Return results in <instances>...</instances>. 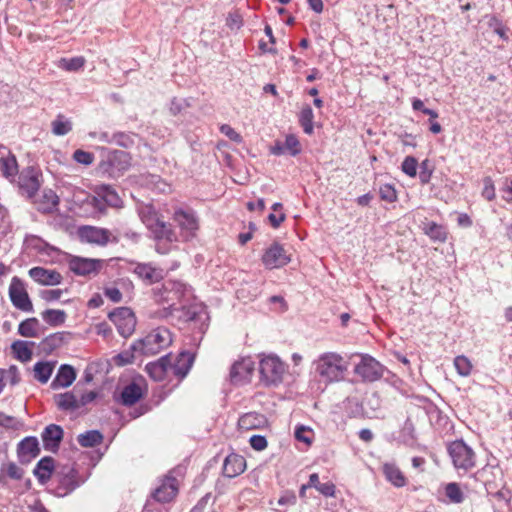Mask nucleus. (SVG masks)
I'll return each instance as SVG.
<instances>
[{
  "label": "nucleus",
  "instance_id": "5",
  "mask_svg": "<svg viewBox=\"0 0 512 512\" xmlns=\"http://www.w3.org/2000/svg\"><path fill=\"white\" fill-rule=\"evenodd\" d=\"M447 450L456 469L468 471L475 466V453L463 440L451 442Z\"/></svg>",
  "mask_w": 512,
  "mask_h": 512
},
{
  "label": "nucleus",
  "instance_id": "12",
  "mask_svg": "<svg viewBox=\"0 0 512 512\" xmlns=\"http://www.w3.org/2000/svg\"><path fill=\"white\" fill-rule=\"evenodd\" d=\"M18 187L22 195L32 198L40 188L38 173L33 167L24 169L18 176Z\"/></svg>",
  "mask_w": 512,
  "mask_h": 512
},
{
  "label": "nucleus",
  "instance_id": "49",
  "mask_svg": "<svg viewBox=\"0 0 512 512\" xmlns=\"http://www.w3.org/2000/svg\"><path fill=\"white\" fill-rule=\"evenodd\" d=\"M379 195L383 201H386L389 203H392V202L396 201V199H397L396 190H395L394 186H392L390 184H384V185L380 186Z\"/></svg>",
  "mask_w": 512,
  "mask_h": 512
},
{
  "label": "nucleus",
  "instance_id": "18",
  "mask_svg": "<svg viewBox=\"0 0 512 512\" xmlns=\"http://www.w3.org/2000/svg\"><path fill=\"white\" fill-rule=\"evenodd\" d=\"M253 372V362L251 359H242L235 362L230 370V379L235 384L248 382Z\"/></svg>",
  "mask_w": 512,
  "mask_h": 512
},
{
  "label": "nucleus",
  "instance_id": "62",
  "mask_svg": "<svg viewBox=\"0 0 512 512\" xmlns=\"http://www.w3.org/2000/svg\"><path fill=\"white\" fill-rule=\"evenodd\" d=\"M227 26L231 29H239L242 26V18L238 13H230L227 17Z\"/></svg>",
  "mask_w": 512,
  "mask_h": 512
},
{
  "label": "nucleus",
  "instance_id": "64",
  "mask_svg": "<svg viewBox=\"0 0 512 512\" xmlns=\"http://www.w3.org/2000/svg\"><path fill=\"white\" fill-rule=\"evenodd\" d=\"M0 426L4 428L16 427V419L0 411Z\"/></svg>",
  "mask_w": 512,
  "mask_h": 512
},
{
  "label": "nucleus",
  "instance_id": "34",
  "mask_svg": "<svg viewBox=\"0 0 512 512\" xmlns=\"http://www.w3.org/2000/svg\"><path fill=\"white\" fill-rule=\"evenodd\" d=\"M424 232L434 241L445 242L447 239V232L445 227L435 222L426 223Z\"/></svg>",
  "mask_w": 512,
  "mask_h": 512
},
{
  "label": "nucleus",
  "instance_id": "33",
  "mask_svg": "<svg viewBox=\"0 0 512 512\" xmlns=\"http://www.w3.org/2000/svg\"><path fill=\"white\" fill-rule=\"evenodd\" d=\"M40 323L37 318H28L18 326V333L23 337H37L39 335Z\"/></svg>",
  "mask_w": 512,
  "mask_h": 512
},
{
  "label": "nucleus",
  "instance_id": "25",
  "mask_svg": "<svg viewBox=\"0 0 512 512\" xmlns=\"http://www.w3.org/2000/svg\"><path fill=\"white\" fill-rule=\"evenodd\" d=\"M75 379V369L70 365L63 364L59 367L58 372L51 383V387L54 390L59 388H66L69 387Z\"/></svg>",
  "mask_w": 512,
  "mask_h": 512
},
{
  "label": "nucleus",
  "instance_id": "54",
  "mask_svg": "<svg viewBox=\"0 0 512 512\" xmlns=\"http://www.w3.org/2000/svg\"><path fill=\"white\" fill-rule=\"evenodd\" d=\"M220 131L222 134H224L225 136H227L230 140L236 142V143H240L242 141V137L239 133H237L230 125L228 124H223L221 127H220Z\"/></svg>",
  "mask_w": 512,
  "mask_h": 512
},
{
  "label": "nucleus",
  "instance_id": "19",
  "mask_svg": "<svg viewBox=\"0 0 512 512\" xmlns=\"http://www.w3.org/2000/svg\"><path fill=\"white\" fill-rule=\"evenodd\" d=\"M40 453L39 442L36 437L30 436L21 440L17 447L18 458L22 463L29 462Z\"/></svg>",
  "mask_w": 512,
  "mask_h": 512
},
{
  "label": "nucleus",
  "instance_id": "43",
  "mask_svg": "<svg viewBox=\"0 0 512 512\" xmlns=\"http://www.w3.org/2000/svg\"><path fill=\"white\" fill-rule=\"evenodd\" d=\"M454 366H455L457 373L460 376L467 377L471 374L472 363L464 355H459L454 359Z\"/></svg>",
  "mask_w": 512,
  "mask_h": 512
},
{
  "label": "nucleus",
  "instance_id": "16",
  "mask_svg": "<svg viewBox=\"0 0 512 512\" xmlns=\"http://www.w3.org/2000/svg\"><path fill=\"white\" fill-rule=\"evenodd\" d=\"M134 273L147 285L160 282L164 278V270L150 263H138Z\"/></svg>",
  "mask_w": 512,
  "mask_h": 512
},
{
  "label": "nucleus",
  "instance_id": "61",
  "mask_svg": "<svg viewBox=\"0 0 512 512\" xmlns=\"http://www.w3.org/2000/svg\"><path fill=\"white\" fill-rule=\"evenodd\" d=\"M415 428L411 420L407 419L402 428V435L405 440H414L415 439Z\"/></svg>",
  "mask_w": 512,
  "mask_h": 512
},
{
  "label": "nucleus",
  "instance_id": "63",
  "mask_svg": "<svg viewBox=\"0 0 512 512\" xmlns=\"http://www.w3.org/2000/svg\"><path fill=\"white\" fill-rule=\"evenodd\" d=\"M97 397V393L95 391H89L86 393H82L80 397H78L79 408L86 406L87 404L94 401Z\"/></svg>",
  "mask_w": 512,
  "mask_h": 512
},
{
  "label": "nucleus",
  "instance_id": "6",
  "mask_svg": "<svg viewBox=\"0 0 512 512\" xmlns=\"http://www.w3.org/2000/svg\"><path fill=\"white\" fill-rule=\"evenodd\" d=\"M109 319L115 324L121 336L128 338L136 327V317L128 307H119L108 314Z\"/></svg>",
  "mask_w": 512,
  "mask_h": 512
},
{
  "label": "nucleus",
  "instance_id": "38",
  "mask_svg": "<svg viewBox=\"0 0 512 512\" xmlns=\"http://www.w3.org/2000/svg\"><path fill=\"white\" fill-rule=\"evenodd\" d=\"M77 440L82 447H95L96 445L102 442L103 436L97 430H90L83 434H80Z\"/></svg>",
  "mask_w": 512,
  "mask_h": 512
},
{
  "label": "nucleus",
  "instance_id": "47",
  "mask_svg": "<svg viewBox=\"0 0 512 512\" xmlns=\"http://www.w3.org/2000/svg\"><path fill=\"white\" fill-rule=\"evenodd\" d=\"M140 217L142 222L150 231L153 229L155 224L161 221L157 218V215L150 207L141 210Z\"/></svg>",
  "mask_w": 512,
  "mask_h": 512
},
{
  "label": "nucleus",
  "instance_id": "8",
  "mask_svg": "<svg viewBox=\"0 0 512 512\" xmlns=\"http://www.w3.org/2000/svg\"><path fill=\"white\" fill-rule=\"evenodd\" d=\"M354 372L363 381L374 382L383 376L384 367L373 357L365 355L360 363L355 366Z\"/></svg>",
  "mask_w": 512,
  "mask_h": 512
},
{
  "label": "nucleus",
  "instance_id": "14",
  "mask_svg": "<svg viewBox=\"0 0 512 512\" xmlns=\"http://www.w3.org/2000/svg\"><path fill=\"white\" fill-rule=\"evenodd\" d=\"M101 267V261L90 258L73 257L69 261V268L72 272L80 276H89L97 274Z\"/></svg>",
  "mask_w": 512,
  "mask_h": 512
},
{
  "label": "nucleus",
  "instance_id": "1",
  "mask_svg": "<svg viewBox=\"0 0 512 512\" xmlns=\"http://www.w3.org/2000/svg\"><path fill=\"white\" fill-rule=\"evenodd\" d=\"M172 343V336L170 331L165 327H157L148 333L144 338L134 342L130 351H125L118 355L122 364H129L134 361L135 354L145 356H153L158 354L164 348H167Z\"/></svg>",
  "mask_w": 512,
  "mask_h": 512
},
{
  "label": "nucleus",
  "instance_id": "57",
  "mask_svg": "<svg viewBox=\"0 0 512 512\" xmlns=\"http://www.w3.org/2000/svg\"><path fill=\"white\" fill-rule=\"evenodd\" d=\"M316 490L325 497L335 496L336 486L332 482L320 483Z\"/></svg>",
  "mask_w": 512,
  "mask_h": 512
},
{
  "label": "nucleus",
  "instance_id": "17",
  "mask_svg": "<svg viewBox=\"0 0 512 512\" xmlns=\"http://www.w3.org/2000/svg\"><path fill=\"white\" fill-rule=\"evenodd\" d=\"M64 431L61 426L56 424L48 425L42 432V441L44 448L48 451L55 452L63 439Z\"/></svg>",
  "mask_w": 512,
  "mask_h": 512
},
{
  "label": "nucleus",
  "instance_id": "2",
  "mask_svg": "<svg viewBox=\"0 0 512 512\" xmlns=\"http://www.w3.org/2000/svg\"><path fill=\"white\" fill-rule=\"evenodd\" d=\"M346 369L343 358L333 352L322 354L316 361V372L326 382L342 380Z\"/></svg>",
  "mask_w": 512,
  "mask_h": 512
},
{
  "label": "nucleus",
  "instance_id": "30",
  "mask_svg": "<svg viewBox=\"0 0 512 512\" xmlns=\"http://www.w3.org/2000/svg\"><path fill=\"white\" fill-rule=\"evenodd\" d=\"M69 332H56L45 337L42 342V348L44 351L52 352L55 349L61 347L70 338Z\"/></svg>",
  "mask_w": 512,
  "mask_h": 512
},
{
  "label": "nucleus",
  "instance_id": "41",
  "mask_svg": "<svg viewBox=\"0 0 512 512\" xmlns=\"http://www.w3.org/2000/svg\"><path fill=\"white\" fill-rule=\"evenodd\" d=\"M445 495L449 502L460 504L464 501L465 496L458 483L451 482L445 486Z\"/></svg>",
  "mask_w": 512,
  "mask_h": 512
},
{
  "label": "nucleus",
  "instance_id": "58",
  "mask_svg": "<svg viewBox=\"0 0 512 512\" xmlns=\"http://www.w3.org/2000/svg\"><path fill=\"white\" fill-rule=\"evenodd\" d=\"M482 195L489 201L495 198V188L492 180L489 177L484 179V188L482 191Z\"/></svg>",
  "mask_w": 512,
  "mask_h": 512
},
{
  "label": "nucleus",
  "instance_id": "50",
  "mask_svg": "<svg viewBox=\"0 0 512 512\" xmlns=\"http://www.w3.org/2000/svg\"><path fill=\"white\" fill-rule=\"evenodd\" d=\"M284 148L293 156L301 151L300 143L295 135H287Z\"/></svg>",
  "mask_w": 512,
  "mask_h": 512
},
{
  "label": "nucleus",
  "instance_id": "21",
  "mask_svg": "<svg viewBox=\"0 0 512 512\" xmlns=\"http://www.w3.org/2000/svg\"><path fill=\"white\" fill-rule=\"evenodd\" d=\"M0 169L3 176L11 180H14L18 173L16 157L5 147L0 148Z\"/></svg>",
  "mask_w": 512,
  "mask_h": 512
},
{
  "label": "nucleus",
  "instance_id": "40",
  "mask_svg": "<svg viewBox=\"0 0 512 512\" xmlns=\"http://www.w3.org/2000/svg\"><path fill=\"white\" fill-rule=\"evenodd\" d=\"M98 195L111 207H120L122 204L121 198L110 186H102L98 192Z\"/></svg>",
  "mask_w": 512,
  "mask_h": 512
},
{
  "label": "nucleus",
  "instance_id": "11",
  "mask_svg": "<svg viewBox=\"0 0 512 512\" xmlns=\"http://www.w3.org/2000/svg\"><path fill=\"white\" fill-rule=\"evenodd\" d=\"M176 470H171L162 480L153 493V498L161 503L171 501L178 493V480L174 476Z\"/></svg>",
  "mask_w": 512,
  "mask_h": 512
},
{
  "label": "nucleus",
  "instance_id": "31",
  "mask_svg": "<svg viewBox=\"0 0 512 512\" xmlns=\"http://www.w3.org/2000/svg\"><path fill=\"white\" fill-rule=\"evenodd\" d=\"M151 232L158 241L165 240L168 243H172L177 240L176 233L172 229V226L164 221L155 224Z\"/></svg>",
  "mask_w": 512,
  "mask_h": 512
},
{
  "label": "nucleus",
  "instance_id": "23",
  "mask_svg": "<svg viewBox=\"0 0 512 512\" xmlns=\"http://www.w3.org/2000/svg\"><path fill=\"white\" fill-rule=\"evenodd\" d=\"M145 369L155 381L164 380L167 372L170 371V354L159 358L157 361L148 363Z\"/></svg>",
  "mask_w": 512,
  "mask_h": 512
},
{
  "label": "nucleus",
  "instance_id": "51",
  "mask_svg": "<svg viewBox=\"0 0 512 512\" xmlns=\"http://www.w3.org/2000/svg\"><path fill=\"white\" fill-rule=\"evenodd\" d=\"M78 486L77 482L73 479V477L66 476L61 480V485L59 490L58 496H66L67 493L72 492L76 487Z\"/></svg>",
  "mask_w": 512,
  "mask_h": 512
},
{
  "label": "nucleus",
  "instance_id": "9",
  "mask_svg": "<svg viewBox=\"0 0 512 512\" xmlns=\"http://www.w3.org/2000/svg\"><path fill=\"white\" fill-rule=\"evenodd\" d=\"M173 220L180 227L182 235L190 239L196 235L199 229V220L191 209H177L173 214Z\"/></svg>",
  "mask_w": 512,
  "mask_h": 512
},
{
  "label": "nucleus",
  "instance_id": "28",
  "mask_svg": "<svg viewBox=\"0 0 512 512\" xmlns=\"http://www.w3.org/2000/svg\"><path fill=\"white\" fill-rule=\"evenodd\" d=\"M57 407L63 411H75L79 409L78 395L74 391L54 395Z\"/></svg>",
  "mask_w": 512,
  "mask_h": 512
},
{
  "label": "nucleus",
  "instance_id": "60",
  "mask_svg": "<svg viewBox=\"0 0 512 512\" xmlns=\"http://www.w3.org/2000/svg\"><path fill=\"white\" fill-rule=\"evenodd\" d=\"M308 434H311V430L304 426H300L295 430V438L307 444L311 443V439L307 436Z\"/></svg>",
  "mask_w": 512,
  "mask_h": 512
},
{
  "label": "nucleus",
  "instance_id": "4",
  "mask_svg": "<svg viewBox=\"0 0 512 512\" xmlns=\"http://www.w3.org/2000/svg\"><path fill=\"white\" fill-rule=\"evenodd\" d=\"M259 372L264 385H277L282 382L285 364L277 356H265L259 362Z\"/></svg>",
  "mask_w": 512,
  "mask_h": 512
},
{
  "label": "nucleus",
  "instance_id": "59",
  "mask_svg": "<svg viewBox=\"0 0 512 512\" xmlns=\"http://www.w3.org/2000/svg\"><path fill=\"white\" fill-rule=\"evenodd\" d=\"M104 295L114 303H118L122 300V293L116 287H106L104 289Z\"/></svg>",
  "mask_w": 512,
  "mask_h": 512
},
{
  "label": "nucleus",
  "instance_id": "26",
  "mask_svg": "<svg viewBox=\"0 0 512 512\" xmlns=\"http://www.w3.org/2000/svg\"><path fill=\"white\" fill-rule=\"evenodd\" d=\"M267 418L257 412H249L242 415L238 420V426L243 430H253L265 427Z\"/></svg>",
  "mask_w": 512,
  "mask_h": 512
},
{
  "label": "nucleus",
  "instance_id": "52",
  "mask_svg": "<svg viewBox=\"0 0 512 512\" xmlns=\"http://www.w3.org/2000/svg\"><path fill=\"white\" fill-rule=\"evenodd\" d=\"M73 159L80 164L90 165L94 160V155L90 152L78 149L73 153Z\"/></svg>",
  "mask_w": 512,
  "mask_h": 512
},
{
  "label": "nucleus",
  "instance_id": "56",
  "mask_svg": "<svg viewBox=\"0 0 512 512\" xmlns=\"http://www.w3.org/2000/svg\"><path fill=\"white\" fill-rule=\"evenodd\" d=\"M249 443H250L251 447L256 451L264 450L268 444L266 438L261 435H253L250 438Z\"/></svg>",
  "mask_w": 512,
  "mask_h": 512
},
{
  "label": "nucleus",
  "instance_id": "53",
  "mask_svg": "<svg viewBox=\"0 0 512 512\" xmlns=\"http://www.w3.org/2000/svg\"><path fill=\"white\" fill-rule=\"evenodd\" d=\"M62 294L63 290L61 289L42 290L40 292V297L46 302H52L60 299Z\"/></svg>",
  "mask_w": 512,
  "mask_h": 512
},
{
  "label": "nucleus",
  "instance_id": "29",
  "mask_svg": "<svg viewBox=\"0 0 512 512\" xmlns=\"http://www.w3.org/2000/svg\"><path fill=\"white\" fill-rule=\"evenodd\" d=\"M143 396L142 388L139 384L132 382L125 386L121 392V403L125 406H132Z\"/></svg>",
  "mask_w": 512,
  "mask_h": 512
},
{
  "label": "nucleus",
  "instance_id": "15",
  "mask_svg": "<svg viewBox=\"0 0 512 512\" xmlns=\"http://www.w3.org/2000/svg\"><path fill=\"white\" fill-rule=\"evenodd\" d=\"M28 274L35 282L44 286L59 285L63 280L62 275L56 270L40 266L31 268Z\"/></svg>",
  "mask_w": 512,
  "mask_h": 512
},
{
  "label": "nucleus",
  "instance_id": "7",
  "mask_svg": "<svg viewBox=\"0 0 512 512\" xmlns=\"http://www.w3.org/2000/svg\"><path fill=\"white\" fill-rule=\"evenodd\" d=\"M9 297L12 304L24 312H33V305L27 293L24 282L13 277L9 286Z\"/></svg>",
  "mask_w": 512,
  "mask_h": 512
},
{
  "label": "nucleus",
  "instance_id": "13",
  "mask_svg": "<svg viewBox=\"0 0 512 512\" xmlns=\"http://www.w3.org/2000/svg\"><path fill=\"white\" fill-rule=\"evenodd\" d=\"M35 208L41 213H52L57 209L59 197L52 189L37 191L31 198Z\"/></svg>",
  "mask_w": 512,
  "mask_h": 512
},
{
  "label": "nucleus",
  "instance_id": "42",
  "mask_svg": "<svg viewBox=\"0 0 512 512\" xmlns=\"http://www.w3.org/2000/svg\"><path fill=\"white\" fill-rule=\"evenodd\" d=\"M112 142L114 145L128 149L134 146L135 135L126 132H115L113 133Z\"/></svg>",
  "mask_w": 512,
  "mask_h": 512
},
{
  "label": "nucleus",
  "instance_id": "27",
  "mask_svg": "<svg viewBox=\"0 0 512 512\" xmlns=\"http://www.w3.org/2000/svg\"><path fill=\"white\" fill-rule=\"evenodd\" d=\"M54 471V459L46 456L38 461L33 473L41 484H45L50 480Z\"/></svg>",
  "mask_w": 512,
  "mask_h": 512
},
{
  "label": "nucleus",
  "instance_id": "45",
  "mask_svg": "<svg viewBox=\"0 0 512 512\" xmlns=\"http://www.w3.org/2000/svg\"><path fill=\"white\" fill-rule=\"evenodd\" d=\"M1 474L4 472L7 474V476L14 480H20L23 477L24 471L22 468H20L16 463L9 462L7 464H3L1 469ZM0 481H2V475H0Z\"/></svg>",
  "mask_w": 512,
  "mask_h": 512
},
{
  "label": "nucleus",
  "instance_id": "10",
  "mask_svg": "<svg viewBox=\"0 0 512 512\" xmlns=\"http://www.w3.org/2000/svg\"><path fill=\"white\" fill-rule=\"evenodd\" d=\"M291 261L290 255L282 245L275 242L266 249L262 256V262L268 269L280 268Z\"/></svg>",
  "mask_w": 512,
  "mask_h": 512
},
{
  "label": "nucleus",
  "instance_id": "55",
  "mask_svg": "<svg viewBox=\"0 0 512 512\" xmlns=\"http://www.w3.org/2000/svg\"><path fill=\"white\" fill-rule=\"evenodd\" d=\"M421 171L419 174V178L421 183L426 184L430 181L432 176V169L429 167V161L426 159L422 161L420 165Z\"/></svg>",
  "mask_w": 512,
  "mask_h": 512
},
{
  "label": "nucleus",
  "instance_id": "36",
  "mask_svg": "<svg viewBox=\"0 0 512 512\" xmlns=\"http://www.w3.org/2000/svg\"><path fill=\"white\" fill-rule=\"evenodd\" d=\"M51 128L54 135L64 136L72 130V123L64 115L59 114L51 122Z\"/></svg>",
  "mask_w": 512,
  "mask_h": 512
},
{
  "label": "nucleus",
  "instance_id": "35",
  "mask_svg": "<svg viewBox=\"0 0 512 512\" xmlns=\"http://www.w3.org/2000/svg\"><path fill=\"white\" fill-rule=\"evenodd\" d=\"M43 320L52 327L62 325L66 320V313L64 310L47 309L42 312Z\"/></svg>",
  "mask_w": 512,
  "mask_h": 512
},
{
  "label": "nucleus",
  "instance_id": "39",
  "mask_svg": "<svg viewBox=\"0 0 512 512\" xmlns=\"http://www.w3.org/2000/svg\"><path fill=\"white\" fill-rule=\"evenodd\" d=\"M313 119L314 113L312 108L309 105L304 106L299 115V122L306 134L310 135L313 133Z\"/></svg>",
  "mask_w": 512,
  "mask_h": 512
},
{
  "label": "nucleus",
  "instance_id": "20",
  "mask_svg": "<svg viewBox=\"0 0 512 512\" xmlns=\"http://www.w3.org/2000/svg\"><path fill=\"white\" fill-rule=\"evenodd\" d=\"M82 240L97 245H106L109 242L110 232L107 229L86 226L79 230Z\"/></svg>",
  "mask_w": 512,
  "mask_h": 512
},
{
  "label": "nucleus",
  "instance_id": "24",
  "mask_svg": "<svg viewBox=\"0 0 512 512\" xmlns=\"http://www.w3.org/2000/svg\"><path fill=\"white\" fill-rule=\"evenodd\" d=\"M245 469L246 461L244 457L237 454L228 455L223 464V474L229 478L240 475Z\"/></svg>",
  "mask_w": 512,
  "mask_h": 512
},
{
  "label": "nucleus",
  "instance_id": "44",
  "mask_svg": "<svg viewBox=\"0 0 512 512\" xmlns=\"http://www.w3.org/2000/svg\"><path fill=\"white\" fill-rule=\"evenodd\" d=\"M11 348L16 357L21 361H28L32 357V351L28 348L25 341L17 340L12 344Z\"/></svg>",
  "mask_w": 512,
  "mask_h": 512
},
{
  "label": "nucleus",
  "instance_id": "3",
  "mask_svg": "<svg viewBox=\"0 0 512 512\" xmlns=\"http://www.w3.org/2000/svg\"><path fill=\"white\" fill-rule=\"evenodd\" d=\"M130 160L129 154L124 151H110L100 161L98 170L110 177H119L129 169Z\"/></svg>",
  "mask_w": 512,
  "mask_h": 512
},
{
  "label": "nucleus",
  "instance_id": "46",
  "mask_svg": "<svg viewBox=\"0 0 512 512\" xmlns=\"http://www.w3.org/2000/svg\"><path fill=\"white\" fill-rule=\"evenodd\" d=\"M85 64L84 57L78 56L70 59L62 58L60 60V67L66 71H78Z\"/></svg>",
  "mask_w": 512,
  "mask_h": 512
},
{
  "label": "nucleus",
  "instance_id": "32",
  "mask_svg": "<svg viewBox=\"0 0 512 512\" xmlns=\"http://www.w3.org/2000/svg\"><path fill=\"white\" fill-rule=\"evenodd\" d=\"M382 470L387 481H389L394 486L403 487L406 485L405 476L395 464L385 463L382 467Z\"/></svg>",
  "mask_w": 512,
  "mask_h": 512
},
{
  "label": "nucleus",
  "instance_id": "37",
  "mask_svg": "<svg viewBox=\"0 0 512 512\" xmlns=\"http://www.w3.org/2000/svg\"><path fill=\"white\" fill-rule=\"evenodd\" d=\"M54 365L49 362H37L34 365V377L40 383H47L53 373Z\"/></svg>",
  "mask_w": 512,
  "mask_h": 512
},
{
  "label": "nucleus",
  "instance_id": "22",
  "mask_svg": "<svg viewBox=\"0 0 512 512\" xmlns=\"http://www.w3.org/2000/svg\"><path fill=\"white\" fill-rule=\"evenodd\" d=\"M194 357L189 352H181L174 362L170 359V371L180 379H183L190 371Z\"/></svg>",
  "mask_w": 512,
  "mask_h": 512
},
{
  "label": "nucleus",
  "instance_id": "48",
  "mask_svg": "<svg viewBox=\"0 0 512 512\" xmlns=\"http://www.w3.org/2000/svg\"><path fill=\"white\" fill-rule=\"evenodd\" d=\"M417 166H418V162H417L416 158L413 156H407L403 160L401 168H402V171L406 175H408L410 177H415L417 174Z\"/></svg>",
  "mask_w": 512,
  "mask_h": 512
}]
</instances>
